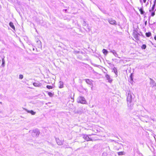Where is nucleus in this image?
I'll return each instance as SVG.
<instances>
[{"mask_svg":"<svg viewBox=\"0 0 156 156\" xmlns=\"http://www.w3.org/2000/svg\"><path fill=\"white\" fill-rule=\"evenodd\" d=\"M108 22L111 24L112 25H116V22L115 20H113L112 19H110L108 20Z\"/></svg>","mask_w":156,"mask_h":156,"instance_id":"obj_4","label":"nucleus"},{"mask_svg":"<svg viewBox=\"0 0 156 156\" xmlns=\"http://www.w3.org/2000/svg\"><path fill=\"white\" fill-rule=\"evenodd\" d=\"M146 46L145 44L143 45L142 47V48L144 49H145L146 48Z\"/></svg>","mask_w":156,"mask_h":156,"instance_id":"obj_25","label":"nucleus"},{"mask_svg":"<svg viewBox=\"0 0 156 156\" xmlns=\"http://www.w3.org/2000/svg\"><path fill=\"white\" fill-rule=\"evenodd\" d=\"M127 101L128 105L129 107H131L133 105L132 102V95L130 91L128 93L127 98Z\"/></svg>","mask_w":156,"mask_h":156,"instance_id":"obj_1","label":"nucleus"},{"mask_svg":"<svg viewBox=\"0 0 156 156\" xmlns=\"http://www.w3.org/2000/svg\"><path fill=\"white\" fill-rule=\"evenodd\" d=\"M130 77H131V80H133V79L132 78V74H131Z\"/></svg>","mask_w":156,"mask_h":156,"instance_id":"obj_28","label":"nucleus"},{"mask_svg":"<svg viewBox=\"0 0 156 156\" xmlns=\"http://www.w3.org/2000/svg\"><path fill=\"white\" fill-rule=\"evenodd\" d=\"M139 10L141 14H143L144 13V12L143 11L142 9L141 8Z\"/></svg>","mask_w":156,"mask_h":156,"instance_id":"obj_22","label":"nucleus"},{"mask_svg":"<svg viewBox=\"0 0 156 156\" xmlns=\"http://www.w3.org/2000/svg\"><path fill=\"white\" fill-rule=\"evenodd\" d=\"M105 77L107 80H108V82H109L111 83L112 81V78H111L110 76H109L108 74H106Z\"/></svg>","mask_w":156,"mask_h":156,"instance_id":"obj_6","label":"nucleus"},{"mask_svg":"<svg viewBox=\"0 0 156 156\" xmlns=\"http://www.w3.org/2000/svg\"><path fill=\"white\" fill-rule=\"evenodd\" d=\"M155 15V13H154V12H152V13H151V16H154Z\"/></svg>","mask_w":156,"mask_h":156,"instance_id":"obj_27","label":"nucleus"},{"mask_svg":"<svg viewBox=\"0 0 156 156\" xmlns=\"http://www.w3.org/2000/svg\"><path fill=\"white\" fill-rule=\"evenodd\" d=\"M48 95L50 97H52L53 96L54 94H52V93H51V92H48Z\"/></svg>","mask_w":156,"mask_h":156,"instance_id":"obj_19","label":"nucleus"},{"mask_svg":"<svg viewBox=\"0 0 156 156\" xmlns=\"http://www.w3.org/2000/svg\"><path fill=\"white\" fill-rule=\"evenodd\" d=\"M56 140L57 143L58 145H61L62 144V142L59 140L58 138H56Z\"/></svg>","mask_w":156,"mask_h":156,"instance_id":"obj_8","label":"nucleus"},{"mask_svg":"<svg viewBox=\"0 0 156 156\" xmlns=\"http://www.w3.org/2000/svg\"><path fill=\"white\" fill-rule=\"evenodd\" d=\"M85 81L89 85H92V81L91 80L87 79L85 80Z\"/></svg>","mask_w":156,"mask_h":156,"instance_id":"obj_9","label":"nucleus"},{"mask_svg":"<svg viewBox=\"0 0 156 156\" xmlns=\"http://www.w3.org/2000/svg\"><path fill=\"white\" fill-rule=\"evenodd\" d=\"M93 87V86H92V87H91V89H92Z\"/></svg>","mask_w":156,"mask_h":156,"instance_id":"obj_33","label":"nucleus"},{"mask_svg":"<svg viewBox=\"0 0 156 156\" xmlns=\"http://www.w3.org/2000/svg\"><path fill=\"white\" fill-rule=\"evenodd\" d=\"M46 87L48 89H52L53 88V87L51 86L47 85Z\"/></svg>","mask_w":156,"mask_h":156,"instance_id":"obj_21","label":"nucleus"},{"mask_svg":"<svg viewBox=\"0 0 156 156\" xmlns=\"http://www.w3.org/2000/svg\"><path fill=\"white\" fill-rule=\"evenodd\" d=\"M33 85L36 87H39L40 86V84L37 83H34L33 84Z\"/></svg>","mask_w":156,"mask_h":156,"instance_id":"obj_16","label":"nucleus"},{"mask_svg":"<svg viewBox=\"0 0 156 156\" xmlns=\"http://www.w3.org/2000/svg\"><path fill=\"white\" fill-rule=\"evenodd\" d=\"M33 50H34V48H33Z\"/></svg>","mask_w":156,"mask_h":156,"instance_id":"obj_34","label":"nucleus"},{"mask_svg":"<svg viewBox=\"0 0 156 156\" xmlns=\"http://www.w3.org/2000/svg\"><path fill=\"white\" fill-rule=\"evenodd\" d=\"M110 52H112V54L115 56V57H118L119 58H120L118 56V54H117V53L116 52V51L115 50H110Z\"/></svg>","mask_w":156,"mask_h":156,"instance_id":"obj_7","label":"nucleus"},{"mask_svg":"<svg viewBox=\"0 0 156 156\" xmlns=\"http://www.w3.org/2000/svg\"><path fill=\"white\" fill-rule=\"evenodd\" d=\"M156 2V0H154V4L153 5V6L152 7V8L151 9H150L149 10L150 12H151L152 11H153L154 10Z\"/></svg>","mask_w":156,"mask_h":156,"instance_id":"obj_12","label":"nucleus"},{"mask_svg":"<svg viewBox=\"0 0 156 156\" xmlns=\"http://www.w3.org/2000/svg\"><path fill=\"white\" fill-rule=\"evenodd\" d=\"M27 112L31 114L32 115H34L36 114V112H34L33 110H27Z\"/></svg>","mask_w":156,"mask_h":156,"instance_id":"obj_10","label":"nucleus"},{"mask_svg":"<svg viewBox=\"0 0 156 156\" xmlns=\"http://www.w3.org/2000/svg\"><path fill=\"white\" fill-rule=\"evenodd\" d=\"M83 138L87 141L92 140L90 139L89 137L87 135L83 134Z\"/></svg>","mask_w":156,"mask_h":156,"instance_id":"obj_5","label":"nucleus"},{"mask_svg":"<svg viewBox=\"0 0 156 156\" xmlns=\"http://www.w3.org/2000/svg\"><path fill=\"white\" fill-rule=\"evenodd\" d=\"M59 87L60 88H62L63 87V83L62 82V81H60L59 82Z\"/></svg>","mask_w":156,"mask_h":156,"instance_id":"obj_11","label":"nucleus"},{"mask_svg":"<svg viewBox=\"0 0 156 156\" xmlns=\"http://www.w3.org/2000/svg\"><path fill=\"white\" fill-rule=\"evenodd\" d=\"M23 78V76L22 75H19V78L20 79H22Z\"/></svg>","mask_w":156,"mask_h":156,"instance_id":"obj_26","label":"nucleus"},{"mask_svg":"<svg viewBox=\"0 0 156 156\" xmlns=\"http://www.w3.org/2000/svg\"><path fill=\"white\" fill-rule=\"evenodd\" d=\"M146 35L147 37H149L151 35V33L150 32L146 33Z\"/></svg>","mask_w":156,"mask_h":156,"instance_id":"obj_18","label":"nucleus"},{"mask_svg":"<svg viewBox=\"0 0 156 156\" xmlns=\"http://www.w3.org/2000/svg\"><path fill=\"white\" fill-rule=\"evenodd\" d=\"M77 101L78 103L82 104H85L86 102L85 98L82 97H78L77 99Z\"/></svg>","mask_w":156,"mask_h":156,"instance_id":"obj_2","label":"nucleus"},{"mask_svg":"<svg viewBox=\"0 0 156 156\" xmlns=\"http://www.w3.org/2000/svg\"><path fill=\"white\" fill-rule=\"evenodd\" d=\"M154 39L156 40V35L154 37Z\"/></svg>","mask_w":156,"mask_h":156,"instance_id":"obj_30","label":"nucleus"},{"mask_svg":"<svg viewBox=\"0 0 156 156\" xmlns=\"http://www.w3.org/2000/svg\"><path fill=\"white\" fill-rule=\"evenodd\" d=\"M102 51L104 55H106L108 53V51L105 49H103Z\"/></svg>","mask_w":156,"mask_h":156,"instance_id":"obj_13","label":"nucleus"},{"mask_svg":"<svg viewBox=\"0 0 156 156\" xmlns=\"http://www.w3.org/2000/svg\"><path fill=\"white\" fill-rule=\"evenodd\" d=\"M9 25L13 29H15V27L14 26L13 23L12 22H10L9 23Z\"/></svg>","mask_w":156,"mask_h":156,"instance_id":"obj_14","label":"nucleus"},{"mask_svg":"<svg viewBox=\"0 0 156 156\" xmlns=\"http://www.w3.org/2000/svg\"><path fill=\"white\" fill-rule=\"evenodd\" d=\"M113 70L114 71V73L116 75L117 73V71L116 69L115 68H114L113 69Z\"/></svg>","mask_w":156,"mask_h":156,"instance_id":"obj_20","label":"nucleus"},{"mask_svg":"<svg viewBox=\"0 0 156 156\" xmlns=\"http://www.w3.org/2000/svg\"><path fill=\"white\" fill-rule=\"evenodd\" d=\"M134 36L135 37V38L136 39V38H137L138 36L135 33H134Z\"/></svg>","mask_w":156,"mask_h":156,"instance_id":"obj_24","label":"nucleus"},{"mask_svg":"<svg viewBox=\"0 0 156 156\" xmlns=\"http://www.w3.org/2000/svg\"><path fill=\"white\" fill-rule=\"evenodd\" d=\"M2 66L3 67H4L5 66V62L4 58H3L2 59Z\"/></svg>","mask_w":156,"mask_h":156,"instance_id":"obj_15","label":"nucleus"},{"mask_svg":"<svg viewBox=\"0 0 156 156\" xmlns=\"http://www.w3.org/2000/svg\"><path fill=\"white\" fill-rule=\"evenodd\" d=\"M153 87L155 89H156V84L155 83H154V85L153 86Z\"/></svg>","mask_w":156,"mask_h":156,"instance_id":"obj_23","label":"nucleus"},{"mask_svg":"<svg viewBox=\"0 0 156 156\" xmlns=\"http://www.w3.org/2000/svg\"><path fill=\"white\" fill-rule=\"evenodd\" d=\"M0 104H2V102H0Z\"/></svg>","mask_w":156,"mask_h":156,"instance_id":"obj_31","label":"nucleus"},{"mask_svg":"<svg viewBox=\"0 0 156 156\" xmlns=\"http://www.w3.org/2000/svg\"><path fill=\"white\" fill-rule=\"evenodd\" d=\"M125 154V153L124 152L121 151V152H118V154L119 155H124V154Z\"/></svg>","mask_w":156,"mask_h":156,"instance_id":"obj_17","label":"nucleus"},{"mask_svg":"<svg viewBox=\"0 0 156 156\" xmlns=\"http://www.w3.org/2000/svg\"><path fill=\"white\" fill-rule=\"evenodd\" d=\"M146 1L147 0H143L144 2V3H146Z\"/></svg>","mask_w":156,"mask_h":156,"instance_id":"obj_29","label":"nucleus"},{"mask_svg":"<svg viewBox=\"0 0 156 156\" xmlns=\"http://www.w3.org/2000/svg\"><path fill=\"white\" fill-rule=\"evenodd\" d=\"M140 2H141H141H142L141 0H140Z\"/></svg>","mask_w":156,"mask_h":156,"instance_id":"obj_32","label":"nucleus"},{"mask_svg":"<svg viewBox=\"0 0 156 156\" xmlns=\"http://www.w3.org/2000/svg\"><path fill=\"white\" fill-rule=\"evenodd\" d=\"M40 133V132L37 129H35L33 131L32 135L34 136H37Z\"/></svg>","mask_w":156,"mask_h":156,"instance_id":"obj_3","label":"nucleus"}]
</instances>
